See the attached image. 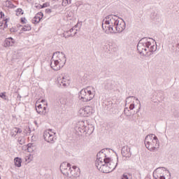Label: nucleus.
Segmentation results:
<instances>
[{"label":"nucleus","instance_id":"1","mask_svg":"<svg viewBox=\"0 0 179 179\" xmlns=\"http://www.w3.org/2000/svg\"><path fill=\"white\" fill-rule=\"evenodd\" d=\"M152 42L155 43V40L152 38H141L137 44V51L139 54H149L152 55L155 51L157 50V45H152Z\"/></svg>","mask_w":179,"mask_h":179},{"label":"nucleus","instance_id":"2","mask_svg":"<svg viewBox=\"0 0 179 179\" xmlns=\"http://www.w3.org/2000/svg\"><path fill=\"white\" fill-rule=\"evenodd\" d=\"M145 148L150 150V152H156L159 148L160 143H159V138L155 134H149L145 138Z\"/></svg>","mask_w":179,"mask_h":179},{"label":"nucleus","instance_id":"3","mask_svg":"<svg viewBox=\"0 0 179 179\" xmlns=\"http://www.w3.org/2000/svg\"><path fill=\"white\" fill-rule=\"evenodd\" d=\"M78 98L84 103H87L94 99V92L90 90V87L83 89L78 93Z\"/></svg>","mask_w":179,"mask_h":179},{"label":"nucleus","instance_id":"4","mask_svg":"<svg viewBox=\"0 0 179 179\" xmlns=\"http://www.w3.org/2000/svg\"><path fill=\"white\" fill-rule=\"evenodd\" d=\"M104 159H102L101 157H97L96 161L95 162V166L99 171H101V173H105L106 171V166L107 164V155L106 154H103Z\"/></svg>","mask_w":179,"mask_h":179},{"label":"nucleus","instance_id":"5","mask_svg":"<svg viewBox=\"0 0 179 179\" xmlns=\"http://www.w3.org/2000/svg\"><path fill=\"white\" fill-rule=\"evenodd\" d=\"M62 63H59L58 60H55L54 57H52L50 59V67L53 71H59L61 68H64L65 65V59L62 57Z\"/></svg>","mask_w":179,"mask_h":179},{"label":"nucleus","instance_id":"6","mask_svg":"<svg viewBox=\"0 0 179 179\" xmlns=\"http://www.w3.org/2000/svg\"><path fill=\"white\" fill-rule=\"evenodd\" d=\"M102 30L106 34H113L114 33V27L110 24V22L103 19L102 21Z\"/></svg>","mask_w":179,"mask_h":179},{"label":"nucleus","instance_id":"7","mask_svg":"<svg viewBox=\"0 0 179 179\" xmlns=\"http://www.w3.org/2000/svg\"><path fill=\"white\" fill-rule=\"evenodd\" d=\"M117 164H118V163H116L115 164V163L111 160V158L107 157L106 166L104 173L108 174V173H111V171H114L117 167Z\"/></svg>","mask_w":179,"mask_h":179},{"label":"nucleus","instance_id":"8","mask_svg":"<svg viewBox=\"0 0 179 179\" xmlns=\"http://www.w3.org/2000/svg\"><path fill=\"white\" fill-rule=\"evenodd\" d=\"M79 113L81 117H90V115H92L94 113V110L91 106H85L80 109Z\"/></svg>","mask_w":179,"mask_h":179},{"label":"nucleus","instance_id":"9","mask_svg":"<svg viewBox=\"0 0 179 179\" xmlns=\"http://www.w3.org/2000/svg\"><path fill=\"white\" fill-rule=\"evenodd\" d=\"M106 22H109V24L113 26V27H115V25L117 24L120 20H118V17L115 15H107L106 17Z\"/></svg>","mask_w":179,"mask_h":179},{"label":"nucleus","instance_id":"10","mask_svg":"<svg viewBox=\"0 0 179 179\" xmlns=\"http://www.w3.org/2000/svg\"><path fill=\"white\" fill-rule=\"evenodd\" d=\"M122 21H117V24L114 27V33H122L125 30L126 24L124 20L121 19Z\"/></svg>","mask_w":179,"mask_h":179},{"label":"nucleus","instance_id":"11","mask_svg":"<svg viewBox=\"0 0 179 179\" xmlns=\"http://www.w3.org/2000/svg\"><path fill=\"white\" fill-rule=\"evenodd\" d=\"M75 131L77 134H78V135H80V134H85V132H86L85 122L79 121L75 127Z\"/></svg>","mask_w":179,"mask_h":179},{"label":"nucleus","instance_id":"12","mask_svg":"<svg viewBox=\"0 0 179 179\" xmlns=\"http://www.w3.org/2000/svg\"><path fill=\"white\" fill-rule=\"evenodd\" d=\"M50 131H51V129L49 130H46L44 131L43 133V139L44 141H45L46 142H48V143H54L55 142V137L54 135L50 134Z\"/></svg>","mask_w":179,"mask_h":179},{"label":"nucleus","instance_id":"13","mask_svg":"<svg viewBox=\"0 0 179 179\" xmlns=\"http://www.w3.org/2000/svg\"><path fill=\"white\" fill-rule=\"evenodd\" d=\"M80 169L76 166H73L72 168L70 169L69 177L70 178L71 177H74L75 178H77V177H80Z\"/></svg>","mask_w":179,"mask_h":179},{"label":"nucleus","instance_id":"14","mask_svg":"<svg viewBox=\"0 0 179 179\" xmlns=\"http://www.w3.org/2000/svg\"><path fill=\"white\" fill-rule=\"evenodd\" d=\"M52 57H53V58H54V57H56L55 60L58 61V62H59V64H62V57H63L64 59V65H65V64H66V57L65 56V54H64V52H54L52 55Z\"/></svg>","mask_w":179,"mask_h":179},{"label":"nucleus","instance_id":"15","mask_svg":"<svg viewBox=\"0 0 179 179\" xmlns=\"http://www.w3.org/2000/svg\"><path fill=\"white\" fill-rule=\"evenodd\" d=\"M121 153L122 157H126V159H129L132 156V152H131V148L128 145H124L122 148Z\"/></svg>","mask_w":179,"mask_h":179},{"label":"nucleus","instance_id":"16","mask_svg":"<svg viewBox=\"0 0 179 179\" xmlns=\"http://www.w3.org/2000/svg\"><path fill=\"white\" fill-rule=\"evenodd\" d=\"M43 16H44L43 13H41V12L38 13L35 15V17L32 19V23H34L35 24L37 23H40V21L43 19Z\"/></svg>","mask_w":179,"mask_h":179},{"label":"nucleus","instance_id":"17","mask_svg":"<svg viewBox=\"0 0 179 179\" xmlns=\"http://www.w3.org/2000/svg\"><path fill=\"white\" fill-rule=\"evenodd\" d=\"M4 45L6 47H13L15 45V39L12 37L6 38L4 41Z\"/></svg>","mask_w":179,"mask_h":179},{"label":"nucleus","instance_id":"18","mask_svg":"<svg viewBox=\"0 0 179 179\" xmlns=\"http://www.w3.org/2000/svg\"><path fill=\"white\" fill-rule=\"evenodd\" d=\"M15 132L22 134V129L19 127H13L10 133V136H12L13 138H15V136H16V134H15Z\"/></svg>","mask_w":179,"mask_h":179},{"label":"nucleus","instance_id":"19","mask_svg":"<svg viewBox=\"0 0 179 179\" xmlns=\"http://www.w3.org/2000/svg\"><path fill=\"white\" fill-rule=\"evenodd\" d=\"M70 166H71V164H69V163H66V162L62 163L60 165L61 173H66L65 169H68V167Z\"/></svg>","mask_w":179,"mask_h":179},{"label":"nucleus","instance_id":"20","mask_svg":"<svg viewBox=\"0 0 179 179\" xmlns=\"http://www.w3.org/2000/svg\"><path fill=\"white\" fill-rule=\"evenodd\" d=\"M14 163L16 167H22V159L18 157L14 159Z\"/></svg>","mask_w":179,"mask_h":179},{"label":"nucleus","instance_id":"21","mask_svg":"<svg viewBox=\"0 0 179 179\" xmlns=\"http://www.w3.org/2000/svg\"><path fill=\"white\" fill-rule=\"evenodd\" d=\"M36 113H38V114H45V111L44 112V110H43V106L41 104H39L38 106H37L36 107Z\"/></svg>","mask_w":179,"mask_h":179},{"label":"nucleus","instance_id":"22","mask_svg":"<svg viewBox=\"0 0 179 179\" xmlns=\"http://www.w3.org/2000/svg\"><path fill=\"white\" fill-rule=\"evenodd\" d=\"M162 171H167L168 174H169V176H171V173H170V171L169 170H167V169L164 168V167H159L157 168L155 172V173H162Z\"/></svg>","mask_w":179,"mask_h":179},{"label":"nucleus","instance_id":"23","mask_svg":"<svg viewBox=\"0 0 179 179\" xmlns=\"http://www.w3.org/2000/svg\"><path fill=\"white\" fill-rule=\"evenodd\" d=\"M113 87H114V86L113 85V83H111V81H108L105 84L106 90H111V89H113Z\"/></svg>","mask_w":179,"mask_h":179},{"label":"nucleus","instance_id":"24","mask_svg":"<svg viewBox=\"0 0 179 179\" xmlns=\"http://www.w3.org/2000/svg\"><path fill=\"white\" fill-rule=\"evenodd\" d=\"M93 131H94V127L90 125L87 127V129H86V131H85V133L88 135H92L93 134Z\"/></svg>","mask_w":179,"mask_h":179},{"label":"nucleus","instance_id":"25","mask_svg":"<svg viewBox=\"0 0 179 179\" xmlns=\"http://www.w3.org/2000/svg\"><path fill=\"white\" fill-rule=\"evenodd\" d=\"M65 82H66V79H65V78L63 77L62 79L58 80V85H59V86L66 87V84L65 83Z\"/></svg>","mask_w":179,"mask_h":179},{"label":"nucleus","instance_id":"26","mask_svg":"<svg viewBox=\"0 0 179 179\" xmlns=\"http://www.w3.org/2000/svg\"><path fill=\"white\" fill-rule=\"evenodd\" d=\"M22 30L23 31H30L31 30V26L30 24H26L22 28Z\"/></svg>","mask_w":179,"mask_h":179},{"label":"nucleus","instance_id":"27","mask_svg":"<svg viewBox=\"0 0 179 179\" xmlns=\"http://www.w3.org/2000/svg\"><path fill=\"white\" fill-rule=\"evenodd\" d=\"M71 166H69L67 169H65V172H62L64 176H66V177H69V173L71 172Z\"/></svg>","mask_w":179,"mask_h":179},{"label":"nucleus","instance_id":"28","mask_svg":"<svg viewBox=\"0 0 179 179\" xmlns=\"http://www.w3.org/2000/svg\"><path fill=\"white\" fill-rule=\"evenodd\" d=\"M106 150H108V148L102 149L99 152H98L96 157H100L101 155H104V153L106 152Z\"/></svg>","mask_w":179,"mask_h":179},{"label":"nucleus","instance_id":"29","mask_svg":"<svg viewBox=\"0 0 179 179\" xmlns=\"http://www.w3.org/2000/svg\"><path fill=\"white\" fill-rule=\"evenodd\" d=\"M124 113L127 117H131V113H129V109L128 108H124Z\"/></svg>","mask_w":179,"mask_h":179},{"label":"nucleus","instance_id":"30","mask_svg":"<svg viewBox=\"0 0 179 179\" xmlns=\"http://www.w3.org/2000/svg\"><path fill=\"white\" fill-rule=\"evenodd\" d=\"M17 13V16H19L20 15H23V10L22 8H17V10H16Z\"/></svg>","mask_w":179,"mask_h":179},{"label":"nucleus","instance_id":"31","mask_svg":"<svg viewBox=\"0 0 179 179\" xmlns=\"http://www.w3.org/2000/svg\"><path fill=\"white\" fill-rule=\"evenodd\" d=\"M12 1H9V0H7L6 1V8H10V6H12Z\"/></svg>","mask_w":179,"mask_h":179},{"label":"nucleus","instance_id":"32","mask_svg":"<svg viewBox=\"0 0 179 179\" xmlns=\"http://www.w3.org/2000/svg\"><path fill=\"white\" fill-rule=\"evenodd\" d=\"M6 92H1L0 93V97L1 99H3L4 100H6V95H5Z\"/></svg>","mask_w":179,"mask_h":179},{"label":"nucleus","instance_id":"33","mask_svg":"<svg viewBox=\"0 0 179 179\" xmlns=\"http://www.w3.org/2000/svg\"><path fill=\"white\" fill-rule=\"evenodd\" d=\"M66 34H67V35H66ZM64 37H65V38H68V37H72L71 32L64 34Z\"/></svg>","mask_w":179,"mask_h":179},{"label":"nucleus","instance_id":"34","mask_svg":"<svg viewBox=\"0 0 179 179\" xmlns=\"http://www.w3.org/2000/svg\"><path fill=\"white\" fill-rule=\"evenodd\" d=\"M30 132H31V131L30 130V127H27L24 130V133L25 134H30Z\"/></svg>","mask_w":179,"mask_h":179},{"label":"nucleus","instance_id":"35","mask_svg":"<svg viewBox=\"0 0 179 179\" xmlns=\"http://www.w3.org/2000/svg\"><path fill=\"white\" fill-rule=\"evenodd\" d=\"M41 6V8H47V6H50V3H43L42 6Z\"/></svg>","mask_w":179,"mask_h":179},{"label":"nucleus","instance_id":"36","mask_svg":"<svg viewBox=\"0 0 179 179\" xmlns=\"http://www.w3.org/2000/svg\"><path fill=\"white\" fill-rule=\"evenodd\" d=\"M27 150L29 153H31L34 151V148H27Z\"/></svg>","mask_w":179,"mask_h":179},{"label":"nucleus","instance_id":"37","mask_svg":"<svg viewBox=\"0 0 179 179\" xmlns=\"http://www.w3.org/2000/svg\"><path fill=\"white\" fill-rule=\"evenodd\" d=\"M135 108V103H131L129 106V110H134Z\"/></svg>","mask_w":179,"mask_h":179},{"label":"nucleus","instance_id":"38","mask_svg":"<svg viewBox=\"0 0 179 179\" xmlns=\"http://www.w3.org/2000/svg\"><path fill=\"white\" fill-rule=\"evenodd\" d=\"M121 179H129V178H128V175L123 174Z\"/></svg>","mask_w":179,"mask_h":179},{"label":"nucleus","instance_id":"39","mask_svg":"<svg viewBox=\"0 0 179 179\" xmlns=\"http://www.w3.org/2000/svg\"><path fill=\"white\" fill-rule=\"evenodd\" d=\"M6 27H8V23L5 22L4 27L3 28H1V30H5V29H6Z\"/></svg>","mask_w":179,"mask_h":179},{"label":"nucleus","instance_id":"40","mask_svg":"<svg viewBox=\"0 0 179 179\" xmlns=\"http://www.w3.org/2000/svg\"><path fill=\"white\" fill-rule=\"evenodd\" d=\"M51 12H52V10H51V9H50V8L45 9V13H51Z\"/></svg>","mask_w":179,"mask_h":179},{"label":"nucleus","instance_id":"41","mask_svg":"<svg viewBox=\"0 0 179 179\" xmlns=\"http://www.w3.org/2000/svg\"><path fill=\"white\" fill-rule=\"evenodd\" d=\"M24 20H26V18H24V17L21 18V22H22V24H24L26 23V22H24Z\"/></svg>","mask_w":179,"mask_h":179},{"label":"nucleus","instance_id":"42","mask_svg":"<svg viewBox=\"0 0 179 179\" xmlns=\"http://www.w3.org/2000/svg\"><path fill=\"white\" fill-rule=\"evenodd\" d=\"M157 178L159 179H166V177L164 176H157Z\"/></svg>","mask_w":179,"mask_h":179},{"label":"nucleus","instance_id":"43","mask_svg":"<svg viewBox=\"0 0 179 179\" xmlns=\"http://www.w3.org/2000/svg\"><path fill=\"white\" fill-rule=\"evenodd\" d=\"M27 148H34V145H33V143H29Z\"/></svg>","mask_w":179,"mask_h":179},{"label":"nucleus","instance_id":"44","mask_svg":"<svg viewBox=\"0 0 179 179\" xmlns=\"http://www.w3.org/2000/svg\"><path fill=\"white\" fill-rule=\"evenodd\" d=\"M129 99H134V96L127 97V99H126V103H128V100H129Z\"/></svg>","mask_w":179,"mask_h":179},{"label":"nucleus","instance_id":"45","mask_svg":"<svg viewBox=\"0 0 179 179\" xmlns=\"http://www.w3.org/2000/svg\"><path fill=\"white\" fill-rule=\"evenodd\" d=\"M10 9H13V8H16V6H15V5L13 3V4H11V6H10Z\"/></svg>","mask_w":179,"mask_h":179},{"label":"nucleus","instance_id":"46","mask_svg":"<svg viewBox=\"0 0 179 179\" xmlns=\"http://www.w3.org/2000/svg\"><path fill=\"white\" fill-rule=\"evenodd\" d=\"M73 31V29L71 28L70 30L67 31L66 33H72Z\"/></svg>","mask_w":179,"mask_h":179},{"label":"nucleus","instance_id":"47","mask_svg":"<svg viewBox=\"0 0 179 179\" xmlns=\"http://www.w3.org/2000/svg\"><path fill=\"white\" fill-rule=\"evenodd\" d=\"M43 109V111L45 112V113H47L46 110H47V108L45 106H44L43 108H42Z\"/></svg>","mask_w":179,"mask_h":179},{"label":"nucleus","instance_id":"48","mask_svg":"<svg viewBox=\"0 0 179 179\" xmlns=\"http://www.w3.org/2000/svg\"><path fill=\"white\" fill-rule=\"evenodd\" d=\"M0 15H1V17H2L3 16H5V14L3 12H1Z\"/></svg>","mask_w":179,"mask_h":179},{"label":"nucleus","instance_id":"49","mask_svg":"<svg viewBox=\"0 0 179 179\" xmlns=\"http://www.w3.org/2000/svg\"><path fill=\"white\" fill-rule=\"evenodd\" d=\"M2 26H3V22H0V27H2Z\"/></svg>","mask_w":179,"mask_h":179},{"label":"nucleus","instance_id":"50","mask_svg":"<svg viewBox=\"0 0 179 179\" xmlns=\"http://www.w3.org/2000/svg\"><path fill=\"white\" fill-rule=\"evenodd\" d=\"M4 22H5V23H8V18H6V19L4 20Z\"/></svg>","mask_w":179,"mask_h":179},{"label":"nucleus","instance_id":"51","mask_svg":"<svg viewBox=\"0 0 179 179\" xmlns=\"http://www.w3.org/2000/svg\"><path fill=\"white\" fill-rule=\"evenodd\" d=\"M10 31H15V29H13V28L10 29Z\"/></svg>","mask_w":179,"mask_h":179},{"label":"nucleus","instance_id":"52","mask_svg":"<svg viewBox=\"0 0 179 179\" xmlns=\"http://www.w3.org/2000/svg\"><path fill=\"white\" fill-rule=\"evenodd\" d=\"M19 143H20V145H22V140H20V141H19Z\"/></svg>","mask_w":179,"mask_h":179},{"label":"nucleus","instance_id":"53","mask_svg":"<svg viewBox=\"0 0 179 179\" xmlns=\"http://www.w3.org/2000/svg\"><path fill=\"white\" fill-rule=\"evenodd\" d=\"M44 101H45V99H42V100H41V102H42V103H44Z\"/></svg>","mask_w":179,"mask_h":179},{"label":"nucleus","instance_id":"54","mask_svg":"<svg viewBox=\"0 0 179 179\" xmlns=\"http://www.w3.org/2000/svg\"><path fill=\"white\" fill-rule=\"evenodd\" d=\"M20 97H20H22L21 96H20V94H18L17 95V98H19Z\"/></svg>","mask_w":179,"mask_h":179},{"label":"nucleus","instance_id":"55","mask_svg":"<svg viewBox=\"0 0 179 179\" xmlns=\"http://www.w3.org/2000/svg\"><path fill=\"white\" fill-rule=\"evenodd\" d=\"M139 110H141V106L139 107L138 110H137V113H139Z\"/></svg>","mask_w":179,"mask_h":179},{"label":"nucleus","instance_id":"56","mask_svg":"<svg viewBox=\"0 0 179 179\" xmlns=\"http://www.w3.org/2000/svg\"><path fill=\"white\" fill-rule=\"evenodd\" d=\"M67 1V3H69H69H71V0H66Z\"/></svg>","mask_w":179,"mask_h":179},{"label":"nucleus","instance_id":"57","mask_svg":"<svg viewBox=\"0 0 179 179\" xmlns=\"http://www.w3.org/2000/svg\"><path fill=\"white\" fill-rule=\"evenodd\" d=\"M177 47L179 48V43L177 44Z\"/></svg>","mask_w":179,"mask_h":179},{"label":"nucleus","instance_id":"58","mask_svg":"<svg viewBox=\"0 0 179 179\" xmlns=\"http://www.w3.org/2000/svg\"><path fill=\"white\" fill-rule=\"evenodd\" d=\"M153 177H154V178H156V179L157 178H156V177L155 176V175H153Z\"/></svg>","mask_w":179,"mask_h":179},{"label":"nucleus","instance_id":"59","mask_svg":"<svg viewBox=\"0 0 179 179\" xmlns=\"http://www.w3.org/2000/svg\"><path fill=\"white\" fill-rule=\"evenodd\" d=\"M75 34H76V31L73 34V36H75Z\"/></svg>","mask_w":179,"mask_h":179},{"label":"nucleus","instance_id":"60","mask_svg":"<svg viewBox=\"0 0 179 179\" xmlns=\"http://www.w3.org/2000/svg\"><path fill=\"white\" fill-rule=\"evenodd\" d=\"M14 134H15V135L17 134H18V133H17V132H14Z\"/></svg>","mask_w":179,"mask_h":179},{"label":"nucleus","instance_id":"61","mask_svg":"<svg viewBox=\"0 0 179 179\" xmlns=\"http://www.w3.org/2000/svg\"><path fill=\"white\" fill-rule=\"evenodd\" d=\"M138 103H139V104H140V106H141V102H140V101H138Z\"/></svg>","mask_w":179,"mask_h":179},{"label":"nucleus","instance_id":"62","mask_svg":"<svg viewBox=\"0 0 179 179\" xmlns=\"http://www.w3.org/2000/svg\"><path fill=\"white\" fill-rule=\"evenodd\" d=\"M35 124H37V122H35Z\"/></svg>","mask_w":179,"mask_h":179},{"label":"nucleus","instance_id":"63","mask_svg":"<svg viewBox=\"0 0 179 179\" xmlns=\"http://www.w3.org/2000/svg\"><path fill=\"white\" fill-rule=\"evenodd\" d=\"M137 101H138V99H136Z\"/></svg>","mask_w":179,"mask_h":179},{"label":"nucleus","instance_id":"64","mask_svg":"<svg viewBox=\"0 0 179 179\" xmlns=\"http://www.w3.org/2000/svg\"><path fill=\"white\" fill-rule=\"evenodd\" d=\"M0 179H1V177H0Z\"/></svg>","mask_w":179,"mask_h":179}]
</instances>
